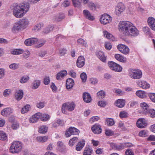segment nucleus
Masks as SVG:
<instances>
[{
  "label": "nucleus",
  "instance_id": "nucleus-1",
  "mask_svg": "<svg viewBox=\"0 0 155 155\" xmlns=\"http://www.w3.org/2000/svg\"><path fill=\"white\" fill-rule=\"evenodd\" d=\"M119 31L125 35L135 37L139 34L138 30L129 21H120L119 24Z\"/></svg>",
  "mask_w": 155,
  "mask_h": 155
},
{
  "label": "nucleus",
  "instance_id": "nucleus-2",
  "mask_svg": "<svg viewBox=\"0 0 155 155\" xmlns=\"http://www.w3.org/2000/svg\"><path fill=\"white\" fill-rule=\"evenodd\" d=\"M30 6L28 3H22L16 5L13 9V14L16 17L20 18L28 11Z\"/></svg>",
  "mask_w": 155,
  "mask_h": 155
},
{
  "label": "nucleus",
  "instance_id": "nucleus-3",
  "mask_svg": "<svg viewBox=\"0 0 155 155\" xmlns=\"http://www.w3.org/2000/svg\"><path fill=\"white\" fill-rule=\"evenodd\" d=\"M22 148L21 143L19 141H14L12 143L9 151L12 153H17L20 152Z\"/></svg>",
  "mask_w": 155,
  "mask_h": 155
},
{
  "label": "nucleus",
  "instance_id": "nucleus-4",
  "mask_svg": "<svg viewBox=\"0 0 155 155\" xmlns=\"http://www.w3.org/2000/svg\"><path fill=\"white\" fill-rule=\"evenodd\" d=\"M128 74L131 78L134 79H139L142 76V71L138 69L130 68L128 70Z\"/></svg>",
  "mask_w": 155,
  "mask_h": 155
},
{
  "label": "nucleus",
  "instance_id": "nucleus-5",
  "mask_svg": "<svg viewBox=\"0 0 155 155\" xmlns=\"http://www.w3.org/2000/svg\"><path fill=\"white\" fill-rule=\"evenodd\" d=\"M112 18V17L109 15L107 14H104L101 15L100 21L102 24L106 25L111 21Z\"/></svg>",
  "mask_w": 155,
  "mask_h": 155
},
{
  "label": "nucleus",
  "instance_id": "nucleus-6",
  "mask_svg": "<svg viewBox=\"0 0 155 155\" xmlns=\"http://www.w3.org/2000/svg\"><path fill=\"white\" fill-rule=\"evenodd\" d=\"M117 48L119 51L125 54H127L129 53V48L125 45L119 44L117 45Z\"/></svg>",
  "mask_w": 155,
  "mask_h": 155
},
{
  "label": "nucleus",
  "instance_id": "nucleus-7",
  "mask_svg": "<svg viewBox=\"0 0 155 155\" xmlns=\"http://www.w3.org/2000/svg\"><path fill=\"white\" fill-rule=\"evenodd\" d=\"M147 124V121L144 118H139L136 123V125L139 128H143L145 127Z\"/></svg>",
  "mask_w": 155,
  "mask_h": 155
},
{
  "label": "nucleus",
  "instance_id": "nucleus-8",
  "mask_svg": "<svg viewBox=\"0 0 155 155\" xmlns=\"http://www.w3.org/2000/svg\"><path fill=\"white\" fill-rule=\"evenodd\" d=\"M125 6L122 3H119L115 8V12L117 15H119L125 9Z\"/></svg>",
  "mask_w": 155,
  "mask_h": 155
},
{
  "label": "nucleus",
  "instance_id": "nucleus-9",
  "mask_svg": "<svg viewBox=\"0 0 155 155\" xmlns=\"http://www.w3.org/2000/svg\"><path fill=\"white\" fill-rule=\"evenodd\" d=\"M85 60L83 56H79L77 61L76 64L77 66L79 68L82 67L84 65Z\"/></svg>",
  "mask_w": 155,
  "mask_h": 155
},
{
  "label": "nucleus",
  "instance_id": "nucleus-10",
  "mask_svg": "<svg viewBox=\"0 0 155 155\" xmlns=\"http://www.w3.org/2000/svg\"><path fill=\"white\" fill-rule=\"evenodd\" d=\"M18 22L23 29L25 28L29 24L28 19L25 18L20 19Z\"/></svg>",
  "mask_w": 155,
  "mask_h": 155
},
{
  "label": "nucleus",
  "instance_id": "nucleus-11",
  "mask_svg": "<svg viewBox=\"0 0 155 155\" xmlns=\"http://www.w3.org/2000/svg\"><path fill=\"white\" fill-rule=\"evenodd\" d=\"M91 130L93 132L96 134H101L102 132L101 127L100 125L95 124L91 127Z\"/></svg>",
  "mask_w": 155,
  "mask_h": 155
},
{
  "label": "nucleus",
  "instance_id": "nucleus-12",
  "mask_svg": "<svg viewBox=\"0 0 155 155\" xmlns=\"http://www.w3.org/2000/svg\"><path fill=\"white\" fill-rule=\"evenodd\" d=\"M13 110L10 108L8 107L4 108L1 112V114L4 117H7L12 114Z\"/></svg>",
  "mask_w": 155,
  "mask_h": 155
},
{
  "label": "nucleus",
  "instance_id": "nucleus-13",
  "mask_svg": "<svg viewBox=\"0 0 155 155\" xmlns=\"http://www.w3.org/2000/svg\"><path fill=\"white\" fill-rule=\"evenodd\" d=\"M38 41V39L35 38H30L26 40L25 41V45L27 46H31L35 43Z\"/></svg>",
  "mask_w": 155,
  "mask_h": 155
},
{
  "label": "nucleus",
  "instance_id": "nucleus-14",
  "mask_svg": "<svg viewBox=\"0 0 155 155\" xmlns=\"http://www.w3.org/2000/svg\"><path fill=\"white\" fill-rule=\"evenodd\" d=\"M83 98L84 101L86 103H90L92 100L90 94L88 92H84L83 94Z\"/></svg>",
  "mask_w": 155,
  "mask_h": 155
},
{
  "label": "nucleus",
  "instance_id": "nucleus-15",
  "mask_svg": "<svg viewBox=\"0 0 155 155\" xmlns=\"http://www.w3.org/2000/svg\"><path fill=\"white\" fill-rule=\"evenodd\" d=\"M147 22L150 28L153 30H155V19L152 17H149Z\"/></svg>",
  "mask_w": 155,
  "mask_h": 155
},
{
  "label": "nucleus",
  "instance_id": "nucleus-16",
  "mask_svg": "<svg viewBox=\"0 0 155 155\" xmlns=\"http://www.w3.org/2000/svg\"><path fill=\"white\" fill-rule=\"evenodd\" d=\"M83 13L85 18L90 21H93L95 18L92 15L90 12L87 10H84Z\"/></svg>",
  "mask_w": 155,
  "mask_h": 155
},
{
  "label": "nucleus",
  "instance_id": "nucleus-17",
  "mask_svg": "<svg viewBox=\"0 0 155 155\" xmlns=\"http://www.w3.org/2000/svg\"><path fill=\"white\" fill-rule=\"evenodd\" d=\"M41 113H37L33 115L29 119V121L31 123H35L37 122L41 115Z\"/></svg>",
  "mask_w": 155,
  "mask_h": 155
},
{
  "label": "nucleus",
  "instance_id": "nucleus-18",
  "mask_svg": "<svg viewBox=\"0 0 155 155\" xmlns=\"http://www.w3.org/2000/svg\"><path fill=\"white\" fill-rule=\"evenodd\" d=\"M68 137H70L71 135H77L79 133V130L77 129L76 128L74 127H70L68 128Z\"/></svg>",
  "mask_w": 155,
  "mask_h": 155
},
{
  "label": "nucleus",
  "instance_id": "nucleus-19",
  "mask_svg": "<svg viewBox=\"0 0 155 155\" xmlns=\"http://www.w3.org/2000/svg\"><path fill=\"white\" fill-rule=\"evenodd\" d=\"M58 150L63 153H64L66 151L65 148L63 143L61 141H58L57 143Z\"/></svg>",
  "mask_w": 155,
  "mask_h": 155
},
{
  "label": "nucleus",
  "instance_id": "nucleus-20",
  "mask_svg": "<svg viewBox=\"0 0 155 155\" xmlns=\"http://www.w3.org/2000/svg\"><path fill=\"white\" fill-rule=\"evenodd\" d=\"M96 54L100 60L103 62H105L106 61V58L104 56V53L101 51H96Z\"/></svg>",
  "mask_w": 155,
  "mask_h": 155
},
{
  "label": "nucleus",
  "instance_id": "nucleus-21",
  "mask_svg": "<svg viewBox=\"0 0 155 155\" xmlns=\"http://www.w3.org/2000/svg\"><path fill=\"white\" fill-rule=\"evenodd\" d=\"M87 4V5L90 10L93 11L96 10L97 7V5L96 4L92 2H88Z\"/></svg>",
  "mask_w": 155,
  "mask_h": 155
},
{
  "label": "nucleus",
  "instance_id": "nucleus-22",
  "mask_svg": "<svg viewBox=\"0 0 155 155\" xmlns=\"http://www.w3.org/2000/svg\"><path fill=\"white\" fill-rule=\"evenodd\" d=\"M85 143V141L84 140L79 142L76 146V150L78 151H80L84 146Z\"/></svg>",
  "mask_w": 155,
  "mask_h": 155
},
{
  "label": "nucleus",
  "instance_id": "nucleus-23",
  "mask_svg": "<svg viewBox=\"0 0 155 155\" xmlns=\"http://www.w3.org/2000/svg\"><path fill=\"white\" fill-rule=\"evenodd\" d=\"M114 57L116 60L121 62L124 63L127 61L126 58L120 54H115L114 55Z\"/></svg>",
  "mask_w": 155,
  "mask_h": 155
},
{
  "label": "nucleus",
  "instance_id": "nucleus-24",
  "mask_svg": "<svg viewBox=\"0 0 155 155\" xmlns=\"http://www.w3.org/2000/svg\"><path fill=\"white\" fill-rule=\"evenodd\" d=\"M67 72L66 70L61 71L57 74L56 78L58 80H61L62 78L67 75Z\"/></svg>",
  "mask_w": 155,
  "mask_h": 155
},
{
  "label": "nucleus",
  "instance_id": "nucleus-25",
  "mask_svg": "<svg viewBox=\"0 0 155 155\" xmlns=\"http://www.w3.org/2000/svg\"><path fill=\"white\" fill-rule=\"evenodd\" d=\"M139 86L143 89H147L150 88V85L146 81H140L138 84Z\"/></svg>",
  "mask_w": 155,
  "mask_h": 155
},
{
  "label": "nucleus",
  "instance_id": "nucleus-26",
  "mask_svg": "<svg viewBox=\"0 0 155 155\" xmlns=\"http://www.w3.org/2000/svg\"><path fill=\"white\" fill-rule=\"evenodd\" d=\"M136 94L137 96L142 98H145L147 96L146 92L141 90L137 91Z\"/></svg>",
  "mask_w": 155,
  "mask_h": 155
},
{
  "label": "nucleus",
  "instance_id": "nucleus-27",
  "mask_svg": "<svg viewBox=\"0 0 155 155\" xmlns=\"http://www.w3.org/2000/svg\"><path fill=\"white\" fill-rule=\"evenodd\" d=\"M125 102L123 99H118L115 102V105L118 107L121 108L123 107L125 105Z\"/></svg>",
  "mask_w": 155,
  "mask_h": 155
},
{
  "label": "nucleus",
  "instance_id": "nucleus-28",
  "mask_svg": "<svg viewBox=\"0 0 155 155\" xmlns=\"http://www.w3.org/2000/svg\"><path fill=\"white\" fill-rule=\"evenodd\" d=\"M21 29H22V28L21 27L18 21L14 25L12 28V31L13 32H15L16 31H19Z\"/></svg>",
  "mask_w": 155,
  "mask_h": 155
},
{
  "label": "nucleus",
  "instance_id": "nucleus-29",
  "mask_svg": "<svg viewBox=\"0 0 155 155\" xmlns=\"http://www.w3.org/2000/svg\"><path fill=\"white\" fill-rule=\"evenodd\" d=\"M9 121L10 122L12 123L11 127L13 129L16 130L18 128H19V123L16 121H15L14 119H10L9 120Z\"/></svg>",
  "mask_w": 155,
  "mask_h": 155
},
{
  "label": "nucleus",
  "instance_id": "nucleus-30",
  "mask_svg": "<svg viewBox=\"0 0 155 155\" xmlns=\"http://www.w3.org/2000/svg\"><path fill=\"white\" fill-rule=\"evenodd\" d=\"M111 146L113 149L116 150H119L124 148V144H120V145H117L113 143L111 144Z\"/></svg>",
  "mask_w": 155,
  "mask_h": 155
},
{
  "label": "nucleus",
  "instance_id": "nucleus-31",
  "mask_svg": "<svg viewBox=\"0 0 155 155\" xmlns=\"http://www.w3.org/2000/svg\"><path fill=\"white\" fill-rule=\"evenodd\" d=\"M48 127L46 126L42 125L39 127L38 132L40 134H45L48 131Z\"/></svg>",
  "mask_w": 155,
  "mask_h": 155
},
{
  "label": "nucleus",
  "instance_id": "nucleus-32",
  "mask_svg": "<svg viewBox=\"0 0 155 155\" xmlns=\"http://www.w3.org/2000/svg\"><path fill=\"white\" fill-rule=\"evenodd\" d=\"M41 115L40 116V118L43 121H46L50 118L49 115L48 114H43L41 113Z\"/></svg>",
  "mask_w": 155,
  "mask_h": 155
},
{
  "label": "nucleus",
  "instance_id": "nucleus-33",
  "mask_svg": "<svg viewBox=\"0 0 155 155\" xmlns=\"http://www.w3.org/2000/svg\"><path fill=\"white\" fill-rule=\"evenodd\" d=\"M17 94L15 96L16 99L19 101L23 97V92L22 90H19L16 92Z\"/></svg>",
  "mask_w": 155,
  "mask_h": 155
},
{
  "label": "nucleus",
  "instance_id": "nucleus-34",
  "mask_svg": "<svg viewBox=\"0 0 155 155\" xmlns=\"http://www.w3.org/2000/svg\"><path fill=\"white\" fill-rule=\"evenodd\" d=\"M104 35L106 38L110 40L113 41L114 39V37L113 35L106 31H104Z\"/></svg>",
  "mask_w": 155,
  "mask_h": 155
},
{
  "label": "nucleus",
  "instance_id": "nucleus-35",
  "mask_svg": "<svg viewBox=\"0 0 155 155\" xmlns=\"http://www.w3.org/2000/svg\"><path fill=\"white\" fill-rule=\"evenodd\" d=\"M140 106L142 108L144 113H146V111H148L150 109L148 105L145 102L141 103L140 104Z\"/></svg>",
  "mask_w": 155,
  "mask_h": 155
},
{
  "label": "nucleus",
  "instance_id": "nucleus-36",
  "mask_svg": "<svg viewBox=\"0 0 155 155\" xmlns=\"http://www.w3.org/2000/svg\"><path fill=\"white\" fill-rule=\"evenodd\" d=\"M36 138L38 141L41 143H44L47 141L48 139V137L46 136L43 137L39 136L37 137Z\"/></svg>",
  "mask_w": 155,
  "mask_h": 155
},
{
  "label": "nucleus",
  "instance_id": "nucleus-37",
  "mask_svg": "<svg viewBox=\"0 0 155 155\" xmlns=\"http://www.w3.org/2000/svg\"><path fill=\"white\" fill-rule=\"evenodd\" d=\"M24 51L21 49H15L11 51V54L14 55H19L23 53Z\"/></svg>",
  "mask_w": 155,
  "mask_h": 155
},
{
  "label": "nucleus",
  "instance_id": "nucleus-38",
  "mask_svg": "<svg viewBox=\"0 0 155 155\" xmlns=\"http://www.w3.org/2000/svg\"><path fill=\"white\" fill-rule=\"evenodd\" d=\"M92 150L89 147H86L83 152V155H91Z\"/></svg>",
  "mask_w": 155,
  "mask_h": 155
},
{
  "label": "nucleus",
  "instance_id": "nucleus-39",
  "mask_svg": "<svg viewBox=\"0 0 155 155\" xmlns=\"http://www.w3.org/2000/svg\"><path fill=\"white\" fill-rule=\"evenodd\" d=\"M7 138L6 134L3 131L0 130V140H6Z\"/></svg>",
  "mask_w": 155,
  "mask_h": 155
},
{
  "label": "nucleus",
  "instance_id": "nucleus-40",
  "mask_svg": "<svg viewBox=\"0 0 155 155\" xmlns=\"http://www.w3.org/2000/svg\"><path fill=\"white\" fill-rule=\"evenodd\" d=\"M44 24L42 23H37L35 25L33 30L35 31H38L41 29V28L43 26Z\"/></svg>",
  "mask_w": 155,
  "mask_h": 155
},
{
  "label": "nucleus",
  "instance_id": "nucleus-41",
  "mask_svg": "<svg viewBox=\"0 0 155 155\" xmlns=\"http://www.w3.org/2000/svg\"><path fill=\"white\" fill-rule=\"evenodd\" d=\"M146 113L149 114L150 116L151 117H155V110L153 109H149L148 111H146Z\"/></svg>",
  "mask_w": 155,
  "mask_h": 155
},
{
  "label": "nucleus",
  "instance_id": "nucleus-42",
  "mask_svg": "<svg viewBox=\"0 0 155 155\" xmlns=\"http://www.w3.org/2000/svg\"><path fill=\"white\" fill-rule=\"evenodd\" d=\"M30 108V105L28 104L26 105L23 107L21 110V113L22 114H25L28 112Z\"/></svg>",
  "mask_w": 155,
  "mask_h": 155
},
{
  "label": "nucleus",
  "instance_id": "nucleus-43",
  "mask_svg": "<svg viewBox=\"0 0 155 155\" xmlns=\"http://www.w3.org/2000/svg\"><path fill=\"white\" fill-rule=\"evenodd\" d=\"M78 138L77 137H74L70 139L68 142V144L71 147L73 146L74 144L78 141Z\"/></svg>",
  "mask_w": 155,
  "mask_h": 155
},
{
  "label": "nucleus",
  "instance_id": "nucleus-44",
  "mask_svg": "<svg viewBox=\"0 0 155 155\" xmlns=\"http://www.w3.org/2000/svg\"><path fill=\"white\" fill-rule=\"evenodd\" d=\"M106 123L108 126H112L115 123L113 119L111 118H107L106 120Z\"/></svg>",
  "mask_w": 155,
  "mask_h": 155
},
{
  "label": "nucleus",
  "instance_id": "nucleus-45",
  "mask_svg": "<svg viewBox=\"0 0 155 155\" xmlns=\"http://www.w3.org/2000/svg\"><path fill=\"white\" fill-rule=\"evenodd\" d=\"M108 64L110 68L112 70L114 71L115 67H116V66L117 65V63L113 61H110L108 62Z\"/></svg>",
  "mask_w": 155,
  "mask_h": 155
},
{
  "label": "nucleus",
  "instance_id": "nucleus-46",
  "mask_svg": "<svg viewBox=\"0 0 155 155\" xmlns=\"http://www.w3.org/2000/svg\"><path fill=\"white\" fill-rule=\"evenodd\" d=\"M76 106L74 102H72L70 103L68 102V111H71L73 110Z\"/></svg>",
  "mask_w": 155,
  "mask_h": 155
},
{
  "label": "nucleus",
  "instance_id": "nucleus-47",
  "mask_svg": "<svg viewBox=\"0 0 155 155\" xmlns=\"http://www.w3.org/2000/svg\"><path fill=\"white\" fill-rule=\"evenodd\" d=\"M77 43L79 44L82 45L83 46L86 47L87 46L86 42L82 38H80L77 40Z\"/></svg>",
  "mask_w": 155,
  "mask_h": 155
},
{
  "label": "nucleus",
  "instance_id": "nucleus-48",
  "mask_svg": "<svg viewBox=\"0 0 155 155\" xmlns=\"http://www.w3.org/2000/svg\"><path fill=\"white\" fill-rule=\"evenodd\" d=\"M68 105L66 103H64L63 104L61 110L63 113L64 114H67V111L68 110Z\"/></svg>",
  "mask_w": 155,
  "mask_h": 155
},
{
  "label": "nucleus",
  "instance_id": "nucleus-49",
  "mask_svg": "<svg viewBox=\"0 0 155 155\" xmlns=\"http://www.w3.org/2000/svg\"><path fill=\"white\" fill-rule=\"evenodd\" d=\"M74 84V82L73 79L68 78V91L72 88Z\"/></svg>",
  "mask_w": 155,
  "mask_h": 155
},
{
  "label": "nucleus",
  "instance_id": "nucleus-50",
  "mask_svg": "<svg viewBox=\"0 0 155 155\" xmlns=\"http://www.w3.org/2000/svg\"><path fill=\"white\" fill-rule=\"evenodd\" d=\"M53 28V27L52 26L50 25L45 28L43 32L44 33L47 34L52 31Z\"/></svg>",
  "mask_w": 155,
  "mask_h": 155
},
{
  "label": "nucleus",
  "instance_id": "nucleus-51",
  "mask_svg": "<svg viewBox=\"0 0 155 155\" xmlns=\"http://www.w3.org/2000/svg\"><path fill=\"white\" fill-rule=\"evenodd\" d=\"M148 131L146 130L140 131L139 133V135L141 137H145L148 136Z\"/></svg>",
  "mask_w": 155,
  "mask_h": 155
},
{
  "label": "nucleus",
  "instance_id": "nucleus-52",
  "mask_svg": "<svg viewBox=\"0 0 155 155\" xmlns=\"http://www.w3.org/2000/svg\"><path fill=\"white\" fill-rule=\"evenodd\" d=\"M34 89H37L40 85V81L39 80H36L33 83Z\"/></svg>",
  "mask_w": 155,
  "mask_h": 155
},
{
  "label": "nucleus",
  "instance_id": "nucleus-53",
  "mask_svg": "<svg viewBox=\"0 0 155 155\" xmlns=\"http://www.w3.org/2000/svg\"><path fill=\"white\" fill-rule=\"evenodd\" d=\"M80 77L83 82H86L87 79V76L85 73L83 72L81 73L80 75Z\"/></svg>",
  "mask_w": 155,
  "mask_h": 155
},
{
  "label": "nucleus",
  "instance_id": "nucleus-54",
  "mask_svg": "<svg viewBox=\"0 0 155 155\" xmlns=\"http://www.w3.org/2000/svg\"><path fill=\"white\" fill-rule=\"evenodd\" d=\"M97 96L99 98H104L105 96V93L103 90L100 91L97 93Z\"/></svg>",
  "mask_w": 155,
  "mask_h": 155
},
{
  "label": "nucleus",
  "instance_id": "nucleus-55",
  "mask_svg": "<svg viewBox=\"0 0 155 155\" xmlns=\"http://www.w3.org/2000/svg\"><path fill=\"white\" fill-rule=\"evenodd\" d=\"M65 16L64 14H61L58 16H55V20L57 21H60L64 19Z\"/></svg>",
  "mask_w": 155,
  "mask_h": 155
},
{
  "label": "nucleus",
  "instance_id": "nucleus-56",
  "mask_svg": "<svg viewBox=\"0 0 155 155\" xmlns=\"http://www.w3.org/2000/svg\"><path fill=\"white\" fill-rule=\"evenodd\" d=\"M116 66L113 71L117 72H120L122 71V68L120 65L117 64V65Z\"/></svg>",
  "mask_w": 155,
  "mask_h": 155
},
{
  "label": "nucleus",
  "instance_id": "nucleus-57",
  "mask_svg": "<svg viewBox=\"0 0 155 155\" xmlns=\"http://www.w3.org/2000/svg\"><path fill=\"white\" fill-rule=\"evenodd\" d=\"M148 96L151 101L155 103V93H149Z\"/></svg>",
  "mask_w": 155,
  "mask_h": 155
},
{
  "label": "nucleus",
  "instance_id": "nucleus-58",
  "mask_svg": "<svg viewBox=\"0 0 155 155\" xmlns=\"http://www.w3.org/2000/svg\"><path fill=\"white\" fill-rule=\"evenodd\" d=\"M105 134L107 136H110L114 134V132L111 130L108 129L105 130Z\"/></svg>",
  "mask_w": 155,
  "mask_h": 155
},
{
  "label": "nucleus",
  "instance_id": "nucleus-59",
  "mask_svg": "<svg viewBox=\"0 0 155 155\" xmlns=\"http://www.w3.org/2000/svg\"><path fill=\"white\" fill-rule=\"evenodd\" d=\"M68 74L70 75L72 77L74 78H76V72L73 70H71L69 71Z\"/></svg>",
  "mask_w": 155,
  "mask_h": 155
},
{
  "label": "nucleus",
  "instance_id": "nucleus-60",
  "mask_svg": "<svg viewBox=\"0 0 155 155\" xmlns=\"http://www.w3.org/2000/svg\"><path fill=\"white\" fill-rule=\"evenodd\" d=\"M119 116L121 118H125L127 117L128 114L125 111H121L120 113Z\"/></svg>",
  "mask_w": 155,
  "mask_h": 155
},
{
  "label": "nucleus",
  "instance_id": "nucleus-61",
  "mask_svg": "<svg viewBox=\"0 0 155 155\" xmlns=\"http://www.w3.org/2000/svg\"><path fill=\"white\" fill-rule=\"evenodd\" d=\"M104 47L106 49L110 50L112 48V45L109 42H106L105 43Z\"/></svg>",
  "mask_w": 155,
  "mask_h": 155
},
{
  "label": "nucleus",
  "instance_id": "nucleus-62",
  "mask_svg": "<svg viewBox=\"0 0 155 155\" xmlns=\"http://www.w3.org/2000/svg\"><path fill=\"white\" fill-rule=\"evenodd\" d=\"M29 77L27 76L23 77L21 79L20 82L21 83H25L29 79Z\"/></svg>",
  "mask_w": 155,
  "mask_h": 155
},
{
  "label": "nucleus",
  "instance_id": "nucleus-63",
  "mask_svg": "<svg viewBox=\"0 0 155 155\" xmlns=\"http://www.w3.org/2000/svg\"><path fill=\"white\" fill-rule=\"evenodd\" d=\"M18 64L16 63L12 64L9 65V68L15 70L18 68Z\"/></svg>",
  "mask_w": 155,
  "mask_h": 155
},
{
  "label": "nucleus",
  "instance_id": "nucleus-64",
  "mask_svg": "<svg viewBox=\"0 0 155 155\" xmlns=\"http://www.w3.org/2000/svg\"><path fill=\"white\" fill-rule=\"evenodd\" d=\"M97 104L99 106L101 107H105L107 104L106 102L104 101H102L98 102Z\"/></svg>",
  "mask_w": 155,
  "mask_h": 155
}]
</instances>
